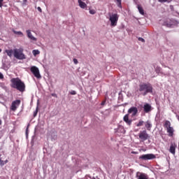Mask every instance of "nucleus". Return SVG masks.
Listing matches in <instances>:
<instances>
[{"instance_id": "obj_26", "label": "nucleus", "mask_w": 179, "mask_h": 179, "mask_svg": "<svg viewBox=\"0 0 179 179\" xmlns=\"http://www.w3.org/2000/svg\"><path fill=\"white\" fill-rule=\"evenodd\" d=\"M90 15H95V14H96V10H90Z\"/></svg>"}, {"instance_id": "obj_28", "label": "nucleus", "mask_w": 179, "mask_h": 179, "mask_svg": "<svg viewBox=\"0 0 179 179\" xmlns=\"http://www.w3.org/2000/svg\"><path fill=\"white\" fill-rule=\"evenodd\" d=\"M0 165L5 166V161H3L2 159H0Z\"/></svg>"}, {"instance_id": "obj_19", "label": "nucleus", "mask_w": 179, "mask_h": 179, "mask_svg": "<svg viewBox=\"0 0 179 179\" xmlns=\"http://www.w3.org/2000/svg\"><path fill=\"white\" fill-rule=\"evenodd\" d=\"M164 128H166V129L170 128L171 127V122H170V121L169 120H166L165 123L164 124Z\"/></svg>"}, {"instance_id": "obj_36", "label": "nucleus", "mask_w": 179, "mask_h": 179, "mask_svg": "<svg viewBox=\"0 0 179 179\" xmlns=\"http://www.w3.org/2000/svg\"><path fill=\"white\" fill-rule=\"evenodd\" d=\"M131 154L132 155H138V152L132 151Z\"/></svg>"}, {"instance_id": "obj_9", "label": "nucleus", "mask_w": 179, "mask_h": 179, "mask_svg": "<svg viewBox=\"0 0 179 179\" xmlns=\"http://www.w3.org/2000/svg\"><path fill=\"white\" fill-rule=\"evenodd\" d=\"M127 113L129 115L131 114V117H135L138 114V108L131 107L128 110Z\"/></svg>"}, {"instance_id": "obj_14", "label": "nucleus", "mask_w": 179, "mask_h": 179, "mask_svg": "<svg viewBox=\"0 0 179 179\" xmlns=\"http://www.w3.org/2000/svg\"><path fill=\"white\" fill-rule=\"evenodd\" d=\"M143 108L145 113H150V111H152V106H150L149 103H145Z\"/></svg>"}, {"instance_id": "obj_31", "label": "nucleus", "mask_w": 179, "mask_h": 179, "mask_svg": "<svg viewBox=\"0 0 179 179\" xmlns=\"http://www.w3.org/2000/svg\"><path fill=\"white\" fill-rule=\"evenodd\" d=\"M3 0H0V8H2V6H3Z\"/></svg>"}, {"instance_id": "obj_37", "label": "nucleus", "mask_w": 179, "mask_h": 179, "mask_svg": "<svg viewBox=\"0 0 179 179\" xmlns=\"http://www.w3.org/2000/svg\"><path fill=\"white\" fill-rule=\"evenodd\" d=\"M6 163H8V159H6V161H4V164H6Z\"/></svg>"}, {"instance_id": "obj_34", "label": "nucleus", "mask_w": 179, "mask_h": 179, "mask_svg": "<svg viewBox=\"0 0 179 179\" xmlns=\"http://www.w3.org/2000/svg\"><path fill=\"white\" fill-rule=\"evenodd\" d=\"M37 9H38V12H40L41 13L43 12V10H41V7H38Z\"/></svg>"}, {"instance_id": "obj_6", "label": "nucleus", "mask_w": 179, "mask_h": 179, "mask_svg": "<svg viewBox=\"0 0 179 179\" xmlns=\"http://www.w3.org/2000/svg\"><path fill=\"white\" fill-rule=\"evenodd\" d=\"M31 72L33 73L35 78H37V79H41V75H40V71L38 70V68L35 66H31Z\"/></svg>"}, {"instance_id": "obj_5", "label": "nucleus", "mask_w": 179, "mask_h": 179, "mask_svg": "<svg viewBox=\"0 0 179 179\" xmlns=\"http://www.w3.org/2000/svg\"><path fill=\"white\" fill-rule=\"evenodd\" d=\"M118 19L119 16L117 13L110 15L109 20L110 22V26H112V27H115V26H117V23H118Z\"/></svg>"}, {"instance_id": "obj_13", "label": "nucleus", "mask_w": 179, "mask_h": 179, "mask_svg": "<svg viewBox=\"0 0 179 179\" xmlns=\"http://www.w3.org/2000/svg\"><path fill=\"white\" fill-rule=\"evenodd\" d=\"M144 125L147 131H151L152 124L150 120H147L146 122H145Z\"/></svg>"}, {"instance_id": "obj_25", "label": "nucleus", "mask_w": 179, "mask_h": 179, "mask_svg": "<svg viewBox=\"0 0 179 179\" xmlns=\"http://www.w3.org/2000/svg\"><path fill=\"white\" fill-rule=\"evenodd\" d=\"M117 2V6L118 8H122V6H121V0H116Z\"/></svg>"}, {"instance_id": "obj_40", "label": "nucleus", "mask_w": 179, "mask_h": 179, "mask_svg": "<svg viewBox=\"0 0 179 179\" xmlns=\"http://www.w3.org/2000/svg\"><path fill=\"white\" fill-rule=\"evenodd\" d=\"M101 105H102V106L104 105V102H102V103H101Z\"/></svg>"}, {"instance_id": "obj_1", "label": "nucleus", "mask_w": 179, "mask_h": 179, "mask_svg": "<svg viewBox=\"0 0 179 179\" xmlns=\"http://www.w3.org/2000/svg\"><path fill=\"white\" fill-rule=\"evenodd\" d=\"M141 96H146L149 93H153V86L150 83H142L138 85L136 90Z\"/></svg>"}, {"instance_id": "obj_24", "label": "nucleus", "mask_w": 179, "mask_h": 179, "mask_svg": "<svg viewBox=\"0 0 179 179\" xmlns=\"http://www.w3.org/2000/svg\"><path fill=\"white\" fill-rule=\"evenodd\" d=\"M38 113V106L36 107V110L34 112V117H36Z\"/></svg>"}, {"instance_id": "obj_3", "label": "nucleus", "mask_w": 179, "mask_h": 179, "mask_svg": "<svg viewBox=\"0 0 179 179\" xmlns=\"http://www.w3.org/2000/svg\"><path fill=\"white\" fill-rule=\"evenodd\" d=\"M14 57L17 59H26V56L23 54V49H15Z\"/></svg>"}, {"instance_id": "obj_29", "label": "nucleus", "mask_w": 179, "mask_h": 179, "mask_svg": "<svg viewBox=\"0 0 179 179\" xmlns=\"http://www.w3.org/2000/svg\"><path fill=\"white\" fill-rule=\"evenodd\" d=\"M138 41H142V43H145V39L143 38H138Z\"/></svg>"}, {"instance_id": "obj_10", "label": "nucleus", "mask_w": 179, "mask_h": 179, "mask_svg": "<svg viewBox=\"0 0 179 179\" xmlns=\"http://www.w3.org/2000/svg\"><path fill=\"white\" fill-rule=\"evenodd\" d=\"M136 178L137 179H149L148 175L146 173H143L142 172H136Z\"/></svg>"}, {"instance_id": "obj_12", "label": "nucleus", "mask_w": 179, "mask_h": 179, "mask_svg": "<svg viewBox=\"0 0 179 179\" xmlns=\"http://www.w3.org/2000/svg\"><path fill=\"white\" fill-rule=\"evenodd\" d=\"M26 33L28 38L32 40V41H37V38L31 34V31H30V29L27 30Z\"/></svg>"}, {"instance_id": "obj_42", "label": "nucleus", "mask_w": 179, "mask_h": 179, "mask_svg": "<svg viewBox=\"0 0 179 179\" xmlns=\"http://www.w3.org/2000/svg\"><path fill=\"white\" fill-rule=\"evenodd\" d=\"M28 129H29V128H27V133Z\"/></svg>"}, {"instance_id": "obj_22", "label": "nucleus", "mask_w": 179, "mask_h": 179, "mask_svg": "<svg viewBox=\"0 0 179 179\" xmlns=\"http://www.w3.org/2000/svg\"><path fill=\"white\" fill-rule=\"evenodd\" d=\"M6 52L8 57H12V54H13V50H6Z\"/></svg>"}, {"instance_id": "obj_39", "label": "nucleus", "mask_w": 179, "mask_h": 179, "mask_svg": "<svg viewBox=\"0 0 179 179\" xmlns=\"http://www.w3.org/2000/svg\"><path fill=\"white\" fill-rule=\"evenodd\" d=\"M24 1V2H27V0H23Z\"/></svg>"}, {"instance_id": "obj_11", "label": "nucleus", "mask_w": 179, "mask_h": 179, "mask_svg": "<svg viewBox=\"0 0 179 179\" xmlns=\"http://www.w3.org/2000/svg\"><path fill=\"white\" fill-rule=\"evenodd\" d=\"M123 121L126 122L127 125L132 124V120L129 119V114H126L123 117Z\"/></svg>"}, {"instance_id": "obj_23", "label": "nucleus", "mask_w": 179, "mask_h": 179, "mask_svg": "<svg viewBox=\"0 0 179 179\" xmlns=\"http://www.w3.org/2000/svg\"><path fill=\"white\" fill-rule=\"evenodd\" d=\"M32 54H33V55H34V57H36V55H38V54H40V50H34L32 51Z\"/></svg>"}, {"instance_id": "obj_4", "label": "nucleus", "mask_w": 179, "mask_h": 179, "mask_svg": "<svg viewBox=\"0 0 179 179\" xmlns=\"http://www.w3.org/2000/svg\"><path fill=\"white\" fill-rule=\"evenodd\" d=\"M138 137L141 142H145V141L150 139V136L148 134L146 129L141 131L138 134Z\"/></svg>"}, {"instance_id": "obj_38", "label": "nucleus", "mask_w": 179, "mask_h": 179, "mask_svg": "<svg viewBox=\"0 0 179 179\" xmlns=\"http://www.w3.org/2000/svg\"><path fill=\"white\" fill-rule=\"evenodd\" d=\"M0 125H2V120H0Z\"/></svg>"}, {"instance_id": "obj_35", "label": "nucleus", "mask_w": 179, "mask_h": 179, "mask_svg": "<svg viewBox=\"0 0 179 179\" xmlns=\"http://www.w3.org/2000/svg\"><path fill=\"white\" fill-rule=\"evenodd\" d=\"M0 79H3V74L2 73H0Z\"/></svg>"}, {"instance_id": "obj_16", "label": "nucleus", "mask_w": 179, "mask_h": 179, "mask_svg": "<svg viewBox=\"0 0 179 179\" xmlns=\"http://www.w3.org/2000/svg\"><path fill=\"white\" fill-rule=\"evenodd\" d=\"M79 6L82 8V9H85L87 5H86V3L82 1V0H78Z\"/></svg>"}, {"instance_id": "obj_27", "label": "nucleus", "mask_w": 179, "mask_h": 179, "mask_svg": "<svg viewBox=\"0 0 179 179\" xmlns=\"http://www.w3.org/2000/svg\"><path fill=\"white\" fill-rule=\"evenodd\" d=\"M161 3H164V2H170L169 0H158Z\"/></svg>"}, {"instance_id": "obj_43", "label": "nucleus", "mask_w": 179, "mask_h": 179, "mask_svg": "<svg viewBox=\"0 0 179 179\" xmlns=\"http://www.w3.org/2000/svg\"><path fill=\"white\" fill-rule=\"evenodd\" d=\"M0 159H1V155H0Z\"/></svg>"}, {"instance_id": "obj_21", "label": "nucleus", "mask_w": 179, "mask_h": 179, "mask_svg": "<svg viewBox=\"0 0 179 179\" xmlns=\"http://www.w3.org/2000/svg\"><path fill=\"white\" fill-rule=\"evenodd\" d=\"M143 124H145V122L142 120H140L136 124V127H143Z\"/></svg>"}, {"instance_id": "obj_30", "label": "nucleus", "mask_w": 179, "mask_h": 179, "mask_svg": "<svg viewBox=\"0 0 179 179\" xmlns=\"http://www.w3.org/2000/svg\"><path fill=\"white\" fill-rule=\"evenodd\" d=\"M73 63H74L76 65H78V64L79 62H78V60H77L76 59H73Z\"/></svg>"}, {"instance_id": "obj_8", "label": "nucleus", "mask_w": 179, "mask_h": 179, "mask_svg": "<svg viewBox=\"0 0 179 179\" xmlns=\"http://www.w3.org/2000/svg\"><path fill=\"white\" fill-rule=\"evenodd\" d=\"M20 103H21V101L20 99L13 101L10 108L11 111H16V110H17V107L20 106Z\"/></svg>"}, {"instance_id": "obj_2", "label": "nucleus", "mask_w": 179, "mask_h": 179, "mask_svg": "<svg viewBox=\"0 0 179 179\" xmlns=\"http://www.w3.org/2000/svg\"><path fill=\"white\" fill-rule=\"evenodd\" d=\"M10 82L13 89H16L18 92H21V93L26 90V85L19 78H12Z\"/></svg>"}, {"instance_id": "obj_41", "label": "nucleus", "mask_w": 179, "mask_h": 179, "mask_svg": "<svg viewBox=\"0 0 179 179\" xmlns=\"http://www.w3.org/2000/svg\"><path fill=\"white\" fill-rule=\"evenodd\" d=\"M0 52H2V49H0Z\"/></svg>"}, {"instance_id": "obj_17", "label": "nucleus", "mask_w": 179, "mask_h": 179, "mask_svg": "<svg viewBox=\"0 0 179 179\" xmlns=\"http://www.w3.org/2000/svg\"><path fill=\"white\" fill-rule=\"evenodd\" d=\"M169 152L172 153V155H176V146H174V145H171Z\"/></svg>"}, {"instance_id": "obj_18", "label": "nucleus", "mask_w": 179, "mask_h": 179, "mask_svg": "<svg viewBox=\"0 0 179 179\" xmlns=\"http://www.w3.org/2000/svg\"><path fill=\"white\" fill-rule=\"evenodd\" d=\"M137 8H138V12H139V13L141 14V15H145V10H143V7H141V5H138L137 6Z\"/></svg>"}, {"instance_id": "obj_32", "label": "nucleus", "mask_w": 179, "mask_h": 179, "mask_svg": "<svg viewBox=\"0 0 179 179\" xmlns=\"http://www.w3.org/2000/svg\"><path fill=\"white\" fill-rule=\"evenodd\" d=\"M70 94H72L73 96V95H75V94H76V91H71V92H70Z\"/></svg>"}, {"instance_id": "obj_15", "label": "nucleus", "mask_w": 179, "mask_h": 179, "mask_svg": "<svg viewBox=\"0 0 179 179\" xmlns=\"http://www.w3.org/2000/svg\"><path fill=\"white\" fill-rule=\"evenodd\" d=\"M166 131L169 134V136H173V135H174V129L172 127L166 129Z\"/></svg>"}, {"instance_id": "obj_20", "label": "nucleus", "mask_w": 179, "mask_h": 179, "mask_svg": "<svg viewBox=\"0 0 179 179\" xmlns=\"http://www.w3.org/2000/svg\"><path fill=\"white\" fill-rule=\"evenodd\" d=\"M13 33H14V34H17V36H20V37H23V32L19 31H15V29H12Z\"/></svg>"}, {"instance_id": "obj_33", "label": "nucleus", "mask_w": 179, "mask_h": 179, "mask_svg": "<svg viewBox=\"0 0 179 179\" xmlns=\"http://www.w3.org/2000/svg\"><path fill=\"white\" fill-rule=\"evenodd\" d=\"M51 96H52V97H58V95H57L55 93L51 94Z\"/></svg>"}, {"instance_id": "obj_7", "label": "nucleus", "mask_w": 179, "mask_h": 179, "mask_svg": "<svg viewBox=\"0 0 179 179\" xmlns=\"http://www.w3.org/2000/svg\"><path fill=\"white\" fill-rule=\"evenodd\" d=\"M141 160H153L156 159V155L154 154H145L139 157Z\"/></svg>"}]
</instances>
